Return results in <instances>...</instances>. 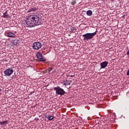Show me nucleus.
Wrapping results in <instances>:
<instances>
[{
    "label": "nucleus",
    "mask_w": 129,
    "mask_h": 129,
    "mask_svg": "<svg viewBox=\"0 0 129 129\" xmlns=\"http://www.w3.org/2000/svg\"><path fill=\"white\" fill-rule=\"evenodd\" d=\"M2 17L3 18H5V19H8L9 17H10V15H9V14L8 13V11L4 13Z\"/></svg>",
    "instance_id": "nucleus-10"
},
{
    "label": "nucleus",
    "mask_w": 129,
    "mask_h": 129,
    "mask_svg": "<svg viewBox=\"0 0 129 129\" xmlns=\"http://www.w3.org/2000/svg\"><path fill=\"white\" fill-rule=\"evenodd\" d=\"M38 11V8L36 7H32L31 8H30L27 13H33V12H36Z\"/></svg>",
    "instance_id": "nucleus-7"
},
{
    "label": "nucleus",
    "mask_w": 129,
    "mask_h": 129,
    "mask_svg": "<svg viewBox=\"0 0 129 129\" xmlns=\"http://www.w3.org/2000/svg\"><path fill=\"white\" fill-rule=\"evenodd\" d=\"M45 117L48 118V120H53L54 119V116H50V115H45Z\"/></svg>",
    "instance_id": "nucleus-9"
},
{
    "label": "nucleus",
    "mask_w": 129,
    "mask_h": 129,
    "mask_svg": "<svg viewBox=\"0 0 129 129\" xmlns=\"http://www.w3.org/2000/svg\"><path fill=\"white\" fill-rule=\"evenodd\" d=\"M38 59L39 61H40V62H45L47 60L46 59V58L43 57V56L42 57H39Z\"/></svg>",
    "instance_id": "nucleus-13"
},
{
    "label": "nucleus",
    "mask_w": 129,
    "mask_h": 129,
    "mask_svg": "<svg viewBox=\"0 0 129 129\" xmlns=\"http://www.w3.org/2000/svg\"><path fill=\"white\" fill-rule=\"evenodd\" d=\"M87 15L89 16H92V11L88 10L87 11Z\"/></svg>",
    "instance_id": "nucleus-15"
},
{
    "label": "nucleus",
    "mask_w": 129,
    "mask_h": 129,
    "mask_svg": "<svg viewBox=\"0 0 129 129\" xmlns=\"http://www.w3.org/2000/svg\"><path fill=\"white\" fill-rule=\"evenodd\" d=\"M127 56L129 57V50L126 52Z\"/></svg>",
    "instance_id": "nucleus-18"
},
{
    "label": "nucleus",
    "mask_w": 129,
    "mask_h": 129,
    "mask_svg": "<svg viewBox=\"0 0 129 129\" xmlns=\"http://www.w3.org/2000/svg\"><path fill=\"white\" fill-rule=\"evenodd\" d=\"M46 71H47V72H51V71H52V68H49L46 70Z\"/></svg>",
    "instance_id": "nucleus-17"
},
{
    "label": "nucleus",
    "mask_w": 129,
    "mask_h": 129,
    "mask_svg": "<svg viewBox=\"0 0 129 129\" xmlns=\"http://www.w3.org/2000/svg\"><path fill=\"white\" fill-rule=\"evenodd\" d=\"M71 30L72 31H74L75 30H76L75 27H72Z\"/></svg>",
    "instance_id": "nucleus-19"
},
{
    "label": "nucleus",
    "mask_w": 129,
    "mask_h": 129,
    "mask_svg": "<svg viewBox=\"0 0 129 129\" xmlns=\"http://www.w3.org/2000/svg\"><path fill=\"white\" fill-rule=\"evenodd\" d=\"M75 77L74 75H72V76H70V77Z\"/></svg>",
    "instance_id": "nucleus-22"
},
{
    "label": "nucleus",
    "mask_w": 129,
    "mask_h": 129,
    "mask_svg": "<svg viewBox=\"0 0 129 129\" xmlns=\"http://www.w3.org/2000/svg\"><path fill=\"white\" fill-rule=\"evenodd\" d=\"M47 72H48V71H47V70L44 71V73H47Z\"/></svg>",
    "instance_id": "nucleus-21"
},
{
    "label": "nucleus",
    "mask_w": 129,
    "mask_h": 129,
    "mask_svg": "<svg viewBox=\"0 0 129 129\" xmlns=\"http://www.w3.org/2000/svg\"><path fill=\"white\" fill-rule=\"evenodd\" d=\"M36 56L39 59V58H41V57L43 56V54H42V52L38 51L36 53Z\"/></svg>",
    "instance_id": "nucleus-11"
},
{
    "label": "nucleus",
    "mask_w": 129,
    "mask_h": 129,
    "mask_svg": "<svg viewBox=\"0 0 129 129\" xmlns=\"http://www.w3.org/2000/svg\"><path fill=\"white\" fill-rule=\"evenodd\" d=\"M14 73V70L12 68H8L4 71V74L7 76H11Z\"/></svg>",
    "instance_id": "nucleus-5"
},
{
    "label": "nucleus",
    "mask_w": 129,
    "mask_h": 129,
    "mask_svg": "<svg viewBox=\"0 0 129 129\" xmlns=\"http://www.w3.org/2000/svg\"><path fill=\"white\" fill-rule=\"evenodd\" d=\"M42 47V43L39 42H35L32 44V48L34 50H39Z\"/></svg>",
    "instance_id": "nucleus-4"
},
{
    "label": "nucleus",
    "mask_w": 129,
    "mask_h": 129,
    "mask_svg": "<svg viewBox=\"0 0 129 129\" xmlns=\"http://www.w3.org/2000/svg\"><path fill=\"white\" fill-rule=\"evenodd\" d=\"M27 26L36 27L42 24V20L38 15H32L29 16L26 20Z\"/></svg>",
    "instance_id": "nucleus-1"
},
{
    "label": "nucleus",
    "mask_w": 129,
    "mask_h": 129,
    "mask_svg": "<svg viewBox=\"0 0 129 129\" xmlns=\"http://www.w3.org/2000/svg\"><path fill=\"white\" fill-rule=\"evenodd\" d=\"M126 95H127V96H129V92H128L126 93Z\"/></svg>",
    "instance_id": "nucleus-20"
},
{
    "label": "nucleus",
    "mask_w": 129,
    "mask_h": 129,
    "mask_svg": "<svg viewBox=\"0 0 129 129\" xmlns=\"http://www.w3.org/2000/svg\"><path fill=\"white\" fill-rule=\"evenodd\" d=\"M7 37H10L11 38H15L16 37V34L12 32L6 33Z\"/></svg>",
    "instance_id": "nucleus-8"
},
{
    "label": "nucleus",
    "mask_w": 129,
    "mask_h": 129,
    "mask_svg": "<svg viewBox=\"0 0 129 129\" xmlns=\"http://www.w3.org/2000/svg\"><path fill=\"white\" fill-rule=\"evenodd\" d=\"M95 35H96V32L92 33H88L85 34L83 35V41H84L85 42H86V41L91 40L93 38V36H95Z\"/></svg>",
    "instance_id": "nucleus-2"
},
{
    "label": "nucleus",
    "mask_w": 129,
    "mask_h": 129,
    "mask_svg": "<svg viewBox=\"0 0 129 129\" xmlns=\"http://www.w3.org/2000/svg\"><path fill=\"white\" fill-rule=\"evenodd\" d=\"M107 65H108V61H103L102 63H100V70L101 69H104V68H106L107 67Z\"/></svg>",
    "instance_id": "nucleus-6"
},
{
    "label": "nucleus",
    "mask_w": 129,
    "mask_h": 129,
    "mask_svg": "<svg viewBox=\"0 0 129 129\" xmlns=\"http://www.w3.org/2000/svg\"><path fill=\"white\" fill-rule=\"evenodd\" d=\"M62 85H64V86L70 85V82L67 80L66 82H64V83H63Z\"/></svg>",
    "instance_id": "nucleus-14"
},
{
    "label": "nucleus",
    "mask_w": 129,
    "mask_h": 129,
    "mask_svg": "<svg viewBox=\"0 0 129 129\" xmlns=\"http://www.w3.org/2000/svg\"><path fill=\"white\" fill-rule=\"evenodd\" d=\"M9 123V122L8 120L3 121L0 122L1 125H6Z\"/></svg>",
    "instance_id": "nucleus-12"
},
{
    "label": "nucleus",
    "mask_w": 129,
    "mask_h": 129,
    "mask_svg": "<svg viewBox=\"0 0 129 129\" xmlns=\"http://www.w3.org/2000/svg\"><path fill=\"white\" fill-rule=\"evenodd\" d=\"M71 4L73 6H74L76 4V0H72Z\"/></svg>",
    "instance_id": "nucleus-16"
},
{
    "label": "nucleus",
    "mask_w": 129,
    "mask_h": 129,
    "mask_svg": "<svg viewBox=\"0 0 129 129\" xmlns=\"http://www.w3.org/2000/svg\"><path fill=\"white\" fill-rule=\"evenodd\" d=\"M54 90L57 95H64L66 93L65 91L60 87L57 86L54 88Z\"/></svg>",
    "instance_id": "nucleus-3"
}]
</instances>
